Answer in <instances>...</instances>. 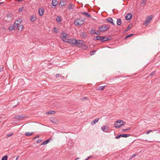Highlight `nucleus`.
Returning a JSON list of instances; mask_svg holds the SVG:
<instances>
[{"mask_svg": "<svg viewBox=\"0 0 160 160\" xmlns=\"http://www.w3.org/2000/svg\"><path fill=\"white\" fill-rule=\"evenodd\" d=\"M125 124V122L123 121L118 120L115 122V127L116 128H119L122 126L124 125Z\"/></svg>", "mask_w": 160, "mask_h": 160, "instance_id": "nucleus-1", "label": "nucleus"}, {"mask_svg": "<svg viewBox=\"0 0 160 160\" xmlns=\"http://www.w3.org/2000/svg\"><path fill=\"white\" fill-rule=\"evenodd\" d=\"M109 29V26L107 24H104L98 28V30L100 32H104Z\"/></svg>", "mask_w": 160, "mask_h": 160, "instance_id": "nucleus-2", "label": "nucleus"}, {"mask_svg": "<svg viewBox=\"0 0 160 160\" xmlns=\"http://www.w3.org/2000/svg\"><path fill=\"white\" fill-rule=\"evenodd\" d=\"M65 41V42L71 44L72 46H75V43L77 42V40L73 38L68 39Z\"/></svg>", "mask_w": 160, "mask_h": 160, "instance_id": "nucleus-3", "label": "nucleus"}, {"mask_svg": "<svg viewBox=\"0 0 160 160\" xmlns=\"http://www.w3.org/2000/svg\"><path fill=\"white\" fill-rule=\"evenodd\" d=\"M84 22V21L83 20L78 19L75 21L74 23L75 25L79 26L83 24Z\"/></svg>", "mask_w": 160, "mask_h": 160, "instance_id": "nucleus-4", "label": "nucleus"}, {"mask_svg": "<svg viewBox=\"0 0 160 160\" xmlns=\"http://www.w3.org/2000/svg\"><path fill=\"white\" fill-rule=\"evenodd\" d=\"M69 35L68 34H66V33L64 32H62V35L61 36V38L62 40L64 42H65V41H66L68 39H67V38H68Z\"/></svg>", "mask_w": 160, "mask_h": 160, "instance_id": "nucleus-5", "label": "nucleus"}, {"mask_svg": "<svg viewBox=\"0 0 160 160\" xmlns=\"http://www.w3.org/2000/svg\"><path fill=\"white\" fill-rule=\"evenodd\" d=\"M153 17V16L152 15L148 16L146 19L145 22L144 23V24L146 26L148 25V24L150 23L151 20L152 18Z\"/></svg>", "mask_w": 160, "mask_h": 160, "instance_id": "nucleus-6", "label": "nucleus"}, {"mask_svg": "<svg viewBox=\"0 0 160 160\" xmlns=\"http://www.w3.org/2000/svg\"><path fill=\"white\" fill-rule=\"evenodd\" d=\"M130 136V135L129 134H121L116 136L115 138L118 139L121 137L127 138Z\"/></svg>", "mask_w": 160, "mask_h": 160, "instance_id": "nucleus-7", "label": "nucleus"}, {"mask_svg": "<svg viewBox=\"0 0 160 160\" xmlns=\"http://www.w3.org/2000/svg\"><path fill=\"white\" fill-rule=\"evenodd\" d=\"M44 8L43 7H41L39 9L38 13L40 16H42L44 12Z\"/></svg>", "mask_w": 160, "mask_h": 160, "instance_id": "nucleus-8", "label": "nucleus"}, {"mask_svg": "<svg viewBox=\"0 0 160 160\" xmlns=\"http://www.w3.org/2000/svg\"><path fill=\"white\" fill-rule=\"evenodd\" d=\"M102 130L104 132H107L109 130V128L107 126H105L101 128Z\"/></svg>", "mask_w": 160, "mask_h": 160, "instance_id": "nucleus-9", "label": "nucleus"}, {"mask_svg": "<svg viewBox=\"0 0 160 160\" xmlns=\"http://www.w3.org/2000/svg\"><path fill=\"white\" fill-rule=\"evenodd\" d=\"M100 41L102 42L109 40L111 39V37L108 38L105 37L104 36L101 37Z\"/></svg>", "mask_w": 160, "mask_h": 160, "instance_id": "nucleus-10", "label": "nucleus"}, {"mask_svg": "<svg viewBox=\"0 0 160 160\" xmlns=\"http://www.w3.org/2000/svg\"><path fill=\"white\" fill-rule=\"evenodd\" d=\"M132 16V15L131 13H128L127 14L126 16H125V19L126 20H129L131 19Z\"/></svg>", "mask_w": 160, "mask_h": 160, "instance_id": "nucleus-11", "label": "nucleus"}, {"mask_svg": "<svg viewBox=\"0 0 160 160\" xmlns=\"http://www.w3.org/2000/svg\"><path fill=\"white\" fill-rule=\"evenodd\" d=\"M67 2L65 0H61L60 2V5L61 6H64L66 5Z\"/></svg>", "mask_w": 160, "mask_h": 160, "instance_id": "nucleus-12", "label": "nucleus"}, {"mask_svg": "<svg viewBox=\"0 0 160 160\" xmlns=\"http://www.w3.org/2000/svg\"><path fill=\"white\" fill-rule=\"evenodd\" d=\"M52 6H56L58 4V2L57 0H52Z\"/></svg>", "mask_w": 160, "mask_h": 160, "instance_id": "nucleus-13", "label": "nucleus"}, {"mask_svg": "<svg viewBox=\"0 0 160 160\" xmlns=\"http://www.w3.org/2000/svg\"><path fill=\"white\" fill-rule=\"evenodd\" d=\"M99 120V118H96L94 120L92 121L91 123V124L92 125H94Z\"/></svg>", "mask_w": 160, "mask_h": 160, "instance_id": "nucleus-14", "label": "nucleus"}, {"mask_svg": "<svg viewBox=\"0 0 160 160\" xmlns=\"http://www.w3.org/2000/svg\"><path fill=\"white\" fill-rule=\"evenodd\" d=\"M83 43V41L82 40H77V42L75 43V46H78V44L82 45Z\"/></svg>", "mask_w": 160, "mask_h": 160, "instance_id": "nucleus-15", "label": "nucleus"}, {"mask_svg": "<svg viewBox=\"0 0 160 160\" xmlns=\"http://www.w3.org/2000/svg\"><path fill=\"white\" fill-rule=\"evenodd\" d=\"M107 20L108 21V22H109L110 23H111L113 25H114V23L113 22V19L111 18H109L107 19Z\"/></svg>", "mask_w": 160, "mask_h": 160, "instance_id": "nucleus-16", "label": "nucleus"}, {"mask_svg": "<svg viewBox=\"0 0 160 160\" xmlns=\"http://www.w3.org/2000/svg\"><path fill=\"white\" fill-rule=\"evenodd\" d=\"M122 21L121 19L118 18L117 21V24L118 25H120L121 24Z\"/></svg>", "mask_w": 160, "mask_h": 160, "instance_id": "nucleus-17", "label": "nucleus"}, {"mask_svg": "<svg viewBox=\"0 0 160 160\" xmlns=\"http://www.w3.org/2000/svg\"><path fill=\"white\" fill-rule=\"evenodd\" d=\"M50 141V139L49 138L47 140H46L45 141L43 142H42V143L41 144V145H46Z\"/></svg>", "mask_w": 160, "mask_h": 160, "instance_id": "nucleus-18", "label": "nucleus"}, {"mask_svg": "<svg viewBox=\"0 0 160 160\" xmlns=\"http://www.w3.org/2000/svg\"><path fill=\"white\" fill-rule=\"evenodd\" d=\"M82 13L83 15H85L87 16L88 17H90V15L89 13L87 12H82Z\"/></svg>", "mask_w": 160, "mask_h": 160, "instance_id": "nucleus-19", "label": "nucleus"}, {"mask_svg": "<svg viewBox=\"0 0 160 160\" xmlns=\"http://www.w3.org/2000/svg\"><path fill=\"white\" fill-rule=\"evenodd\" d=\"M33 132H26L25 133V135L26 136H29L32 135Z\"/></svg>", "mask_w": 160, "mask_h": 160, "instance_id": "nucleus-20", "label": "nucleus"}, {"mask_svg": "<svg viewBox=\"0 0 160 160\" xmlns=\"http://www.w3.org/2000/svg\"><path fill=\"white\" fill-rule=\"evenodd\" d=\"M105 87V86H100L97 89V90H103L104 89V88Z\"/></svg>", "mask_w": 160, "mask_h": 160, "instance_id": "nucleus-21", "label": "nucleus"}, {"mask_svg": "<svg viewBox=\"0 0 160 160\" xmlns=\"http://www.w3.org/2000/svg\"><path fill=\"white\" fill-rule=\"evenodd\" d=\"M23 26L22 25H20L18 28V29L19 30H20V31H22L23 29Z\"/></svg>", "mask_w": 160, "mask_h": 160, "instance_id": "nucleus-22", "label": "nucleus"}, {"mask_svg": "<svg viewBox=\"0 0 160 160\" xmlns=\"http://www.w3.org/2000/svg\"><path fill=\"white\" fill-rule=\"evenodd\" d=\"M56 20L58 22H60L61 21V17L60 16H57L56 18Z\"/></svg>", "mask_w": 160, "mask_h": 160, "instance_id": "nucleus-23", "label": "nucleus"}, {"mask_svg": "<svg viewBox=\"0 0 160 160\" xmlns=\"http://www.w3.org/2000/svg\"><path fill=\"white\" fill-rule=\"evenodd\" d=\"M30 20L32 21H34L36 20V18L33 16H32L30 18Z\"/></svg>", "mask_w": 160, "mask_h": 160, "instance_id": "nucleus-24", "label": "nucleus"}, {"mask_svg": "<svg viewBox=\"0 0 160 160\" xmlns=\"http://www.w3.org/2000/svg\"><path fill=\"white\" fill-rule=\"evenodd\" d=\"M14 29V26L12 25H11L9 28V30L10 31H12Z\"/></svg>", "mask_w": 160, "mask_h": 160, "instance_id": "nucleus-25", "label": "nucleus"}, {"mask_svg": "<svg viewBox=\"0 0 160 160\" xmlns=\"http://www.w3.org/2000/svg\"><path fill=\"white\" fill-rule=\"evenodd\" d=\"M18 119H21L25 117H23L22 115H18Z\"/></svg>", "mask_w": 160, "mask_h": 160, "instance_id": "nucleus-26", "label": "nucleus"}, {"mask_svg": "<svg viewBox=\"0 0 160 160\" xmlns=\"http://www.w3.org/2000/svg\"><path fill=\"white\" fill-rule=\"evenodd\" d=\"M95 32H96V31H95V30L94 29H92L91 30L90 33L91 34H95Z\"/></svg>", "mask_w": 160, "mask_h": 160, "instance_id": "nucleus-27", "label": "nucleus"}, {"mask_svg": "<svg viewBox=\"0 0 160 160\" xmlns=\"http://www.w3.org/2000/svg\"><path fill=\"white\" fill-rule=\"evenodd\" d=\"M14 27V28H17L19 26V24L18 23H16V22H15L14 23V25H13Z\"/></svg>", "mask_w": 160, "mask_h": 160, "instance_id": "nucleus-28", "label": "nucleus"}, {"mask_svg": "<svg viewBox=\"0 0 160 160\" xmlns=\"http://www.w3.org/2000/svg\"><path fill=\"white\" fill-rule=\"evenodd\" d=\"M55 113V112L53 111H50L49 112H48V114H54Z\"/></svg>", "mask_w": 160, "mask_h": 160, "instance_id": "nucleus-29", "label": "nucleus"}, {"mask_svg": "<svg viewBox=\"0 0 160 160\" xmlns=\"http://www.w3.org/2000/svg\"><path fill=\"white\" fill-rule=\"evenodd\" d=\"M7 158L8 156L7 155H5L2 158V160H7Z\"/></svg>", "mask_w": 160, "mask_h": 160, "instance_id": "nucleus-30", "label": "nucleus"}, {"mask_svg": "<svg viewBox=\"0 0 160 160\" xmlns=\"http://www.w3.org/2000/svg\"><path fill=\"white\" fill-rule=\"evenodd\" d=\"M130 27H131L130 25H128V27L125 30L124 32H127L130 29Z\"/></svg>", "mask_w": 160, "mask_h": 160, "instance_id": "nucleus-31", "label": "nucleus"}, {"mask_svg": "<svg viewBox=\"0 0 160 160\" xmlns=\"http://www.w3.org/2000/svg\"><path fill=\"white\" fill-rule=\"evenodd\" d=\"M72 4H69L68 5L69 9V10L73 9V8H72Z\"/></svg>", "mask_w": 160, "mask_h": 160, "instance_id": "nucleus-32", "label": "nucleus"}, {"mask_svg": "<svg viewBox=\"0 0 160 160\" xmlns=\"http://www.w3.org/2000/svg\"><path fill=\"white\" fill-rule=\"evenodd\" d=\"M81 36L82 37L85 38L87 36V34L86 33H82V34Z\"/></svg>", "mask_w": 160, "mask_h": 160, "instance_id": "nucleus-33", "label": "nucleus"}, {"mask_svg": "<svg viewBox=\"0 0 160 160\" xmlns=\"http://www.w3.org/2000/svg\"><path fill=\"white\" fill-rule=\"evenodd\" d=\"M101 36H97L96 37V40H101Z\"/></svg>", "mask_w": 160, "mask_h": 160, "instance_id": "nucleus-34", "label": "nucleus"}, {"mask_svg": "<svg viewBox=\"0 0 160 160\" xmlns=\"http://www.w3.org/2000/svg\"><path fill=\"white\" fill-rule=\"evenodd\" d=\"M95 51H92L90 52V55H92L94 54L95 53Z\"/></svg>", "mask_w": 160, "mask_h": 160, "instance_id": "nucleus-35", "label": "nucleus"}, {"mask_svg": "<svg viewBox=\"0 0 160 160\" xmlns=\"http://www.w3.org/2000/svg\"><path fill=\"white\" fill-rule=\"evenodd\" d=\"M53 30H54V31H53V32H55V33H57V28L56 27H54L53 28Z\"/></svg>", "mask_w": 160, "mask_h": 160, "instance_id": "nucleus-36", "label": "nucleus"}, {"mask_svg": "<svg viewBox=\"0 0 160 160\" xmlns=\"http://www.w3.org/2000/svg\"><path fill=\"white\" fill-rule=\"evenodd\" d=\"M13 134V132L11 133H10L9 134H8L7 135V137H10V136H12Z\"/></svg>", "mask_w": 160, "mask_h": 160, "instance_id": "nucleus-37", "label": "nucleus"}, {"mask_svg": "<svg viewBox=\"0 0 160 160\" xmlns=\"http://www.w3.org/2000/svg\"><path fill=\"white\" fill-rule=\"evenodd\" d=\"M133 35V34H130L129 35H127L125 37V39L129 37H131V36H132Z\"/></svg>", "mask_w": 160, "mask_h": 160, "instance_id": "nucleus-38", "label": "nucleus"}, {"mask_svg": "<svg viewBox=\"0 0 160 160\" xmlns=\"http://www.w3.org/2000/svg\"><path fill=\"white\" fill-rule=\"evenodd\" d=\"M142 4L144 5L146 4L147 0H142Z\"/></svg>", "mask_w": 160, "mask_h": 160, "instance_id": "nucleus-39", "label": "nucleus"}, {"mask_svg": "<svg viewBox=\"0 0 160 160\" xmlns=\"http://www.w3.org/2000/svg\"><path fill=\"white\" fill-rule=\"evenodd\" d=\"M23 7L20 8L18 10L19 12H22L23 11Z\"/></svg>", "mask_w": 160, "mask_h": 160, "instance_id": "nucleus-40", "label": "nucleus"}, {"mask_svg": "<svg viewBox=\"0 0 160 160\" xmlns=\"http://www.w3.org/2000/svg\"><path fill=\"white\" fill-rule=\"evenodd\" d=\"M155 71H153L150 74V76H153L155 74Z\"/></svg>", "mask_w": 160, "mask_h": 160, "instance_id": "nucleus-41", "label": "nucleus"}, {"mask_svg": "<svg viewBox=\"0 0 160 160\" xmlns=\"http://www.w3.org/2000/svg\"><path fill=\"white\" fill-rule=\"evenodd\" d=\"M3 67L2 66H0V72L3 71Z\"/></svg>", "mask_w": 160, "mask_h": 160, "instance_id": "nucleus-42", "label": "nucleus"}, {"mask_svg": "<svg viewBox=\"0 0 160 160\" xmlns=\"http://www.w3.org/2000/svg\"><path fill=\"white\" fill-rule=\"evenodd\" d=\"M100 32L98 31H96V32L95 33V34L97 35H99L100 34Z\"/></svg>", "mask_w": 160, "mask_h": 160, "instance_id": "nucleus-43", "label": "nucleus"}, {"mask_svg": "<svg viewBox=\"0 0 160 160\" xmlns=\"http://www.w3.org/2000/svg\"><path fill=\"white\" fill-rule=\"evenodd\" d=\"M42 140L41 139H39L38 140L37 142L38 143H40L42 142Z\"/></svg>", "mask_w": 160, "mask_h": 160, "instance_id": "nucleus-44", "label": "nucleus"}, {"mask_svg": "<svg viewBox=\"0 0 160 160\" xmlns=\"http://www.w3.org/2000/svg\"><path fill=\"white\" fill-rule=\"evenodd\" d=\"M130 129V128H128V129H123L122 130V131L123 132L126 131L127 130H129Z\"/></svg>", "mask_w": 160, "mask_h": 160, "instance_id": "nucleus-45", "label": "nucleus"}, {"mask_svg": "<svg viewBox=\"0 0 160 160\" xmlns=\"http://www.w3.org/2000/svg\"><path fill=\"white\" fill-rule=\"evenodd\" d=\"M152 131L151 130H149L146 132V134H148L150 132H151Z\"/></svg>", "mask_w": 160, "mask_h": 160, "instance_id": "nucleus-46", "label": "nucleus"}, {"mask_svg": "<svg viewBox=\"0 0 160 160\" xmlns=\"http://www.w3.org/2000/svg\"><path fill=\"white\" fill-rule=\"evenodd\" d=\"M39 137V136L38 135H37V136L35 137L34 138H33V139H36V138H38Z\"/></svg>", "mask_w": 160, "mask_h": 160, "instance_id": "nucleus-47", "label": "nucleus"}, {"mask_svg": "<svg viewBox=\"0 0 160 160\" xmlns=\"http://www.w3.org/2000/svg\"><path fill=\"white\" fill-rule=\"evenodd\" d=\"M135 154H133L132 156V157H131L130 158H133L135 156Z\"/></svg>", "mask_w": 160, "mask_h": 160, "instance_id": "nucleus-48", "label": "nucleus"}, {"mask_svg": "<svg viewBox=\"0 0 160 160\" xmlns=\"http://www.w3.org/2000/svg\"><path fill=\"white\" fill-rule=\"evenodd\" d=\"M13 118L14 119H18V116H14L13 117Z\"/></svg>", "mask_w": 160, "mask_h": 160, "instance_id": "nucleus-49", "label": "nucleus"}, {"mask_svg": "<svg viewBox=\"0 0 160 160\" xmlns=\"http://www.w3.org/2000/svg\"><path fill=\"white\" fill-rule=\"evenodd\" d=\"M56 76L57 78H58L59 76V74H57L56 75Z\"/></svg>", "mask_w": 160, "mask_h": 160, "instance_id": "nucleus-50", "label": "nucleus"}, {"mask_svg": "<svg viewBox=\"0 0 160 160\" xmlns=\"http://www.w3.org/2000/svg\"><path fill=\"white\" fill-rule=\"evenodd\" d=\"M92 157V156H91L89 157H88L87 158H88V159H89V158H90L91 157Z\"/></svg>", "mask_w": 160, "mask_h": 160, "instance_id": "nucleus-51", "label": "nucleus"}, {"mask_svg": "<svg viewBox=\"0 0 160 160\" xmlns=\"http://www.w3.org/2000/svg\"><path fill=\"white\" fill-rule=\"evenodd\" d=\"M19 157V156H17L16 158V160H18V159Z\"/></svg>", "mask_w": 160, "mask_h": 160, "instance_id": "nucleus-52", "label": "nucleus"}, {"mask_svg": "<svg viewBox=\"0 0 160 160\" xmlns=\"http://www.w3.org/2000/svg\"><path fill=\"white\" fill-rule=\"evenodd\" d=\"M79 158H77L76 159V160H79Z\"/></svg>", "mask_w": 160, "mask_h": 160, "instance_id": "nucleus-53", "label": "nucleus"}, {"mask_svg": "<svg viewBox=\"0 0 160 160\" xmlns=\"http://www.w3.org/2000/svg\"><path fill=\"white\" fill-rule=\"evenodd\" d=\"M3 3V2H0V5H1Z\"/></svg>", "mask_w": 160, "mask_h": 160, "instance_id": "nucleus-54", "label": "nucleus"}, {"mask_svg": "<svg viewBox=\"0 0 160 160\" xmlns=\"http://www.w3.org/2000/svg\"><path fill=\"white\" fill-rule=\"evenodd\" d=\"M19 20H17V22H19Z\"/></svg>", "mask_w": 160, "mask_h": 160, "instance_id": "nucleus-55", "label": "nucleus"}, {"mask_svg": "<svg viewBox=\"0 0 160 160\" xmlns=\"http://www.w3.org/2000/svg\"><path fill=\"white\" fill-rule=\"evenodd\" d=\"M88 160V158H86L85 160Z\"/></svg>", "mask_w": 160, "mask_h": 160, "instance_id": "nucleus-56", "label": "nucleus"}, {"mask_svg": "<svg viewBox=\"0 0 160 160\" xmlns=\"http://www.w3.org/2000/svg\"><path fill=\"white\" fill-rule=\"evenodd\" d=\"M86 98V97H84V98H84H84Z\"/></svg>", "mask_w": 160, "mask_h": 160, "instance_id": "nucleus-57", "label": "nucleus"}, {"mask_svg": "<svg viewBox=\"0 0 160 160\" xmlns=\"http://www.w3.org/2000/svg\"><path fill=\"white\" fill-rule=\"evenodd\" d=\"M85 47H86V48H87V46H85Z\"/></svg>", "mask_w": 160, "mask_h": 160, "instance_id": "nucleus-58", "label": "nucleus"}]
</instances>
